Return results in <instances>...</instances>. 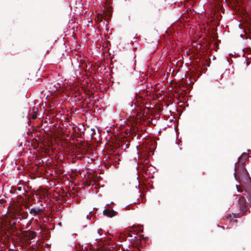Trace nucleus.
Instances as JSON below:
<instances>
[{"label": "nucleus", "mask_w": 251, "mask_h": 251, "mask_svg": "<svg viewBox=\"0 0 251 251\" xmlns=\"http://www.w3.org/2000/svg\"><path fill=\"white\" fill-rule=\"evenodd\" d=\"M85 250H87L85 247L83 248V245H77L75 247L76 251H85Z\"/></svg>", "instance_id": "nucleus-9"}, {"label": "nucleus", "mask_w": 251, "mask_h": 251, "mask_svg": "<svg viewBox=\"0 0 251 251\" xmlns=\"http://www.w3.org/2000/svg\"><path fill=\"white\" fill-rule=\"evenodd\" d=\"M245 32L246 34L251 33V25H248L244 28Z\"/></svg>", "instance_id": "nucleus-10"}, {"label": "nucleus", "mask_w": 251, "mask_h": 251, "mask_svg": "<svg viewBox=\"0 0 251 251\" xmlns=\"http://www.w3.org/2000/svg\"><path fill=\"white\" fill-rule=\"evenodd\" d=\"M116 211L113 210L105 209L103 211V214L108 217L112 218L116 215Z\"/></svg>", "instance_id": "nucleus-6"}, {"label": "nucleus", "mask_w": 251, "mask_h": 251, "mask_svg": "<svg viewBox=\"0 0 251 251\" xmlns=\"http://www.w3.org/2000/svg\"><path fill=\"white\" fill-rule=\"evenodd\" d=\"M41 209L40 208L35 209V208H31L29 211L30 214H33L35 215L38 214L39 213L41 212Z\"/></svg>", "instance_id": "nucleus-7"}, {"label": "nucleus", "mask_w": 251, "mask_h": 251, "mask_svg": "<svg viewBox=\"0 0 251 251\" xmlns=\"http://www.w3.org/2000/svg\"><path fill=\"white\" fill-rule=\"evenodd\" d=\"M129 236H132V235L130 234H129Z\"/></svg>", "instance_id": "nucleus-18"}, {"label": "nucleus", "mask_w": 251, "mask_h": 251, "mask_svg": "<svg viewBox=\"0 0 251 251\" xmlns=\"http://www.w3.org/2000/svg\"><path fill=\"white\" fill-rule=\"evenodd\" d=\"M118 157V154L113 155L111 153H107L105 155L103 159H104V161H105V163H107L109 164L112 165L117 161L116 159Z\"/></svg>", "instance_id": "nucleus-2"}, {"label": "nucleus", "mask_w": 251, "mask_h": 251, "mask_svg": "<svg viewBox=\"0 0 251 251\" xmlns=\"http://www.w3.org/2000/svg\"><path fill=\"white\" fill-rule=\"evenodd\" d=\"M37 117V112H35L31 116V118L32 119L34 120L35 119H36Z\"/></svg>", "instance_id": "nucleus-13"}, {"label": "nucleus", "mask_w": 251, "mask_h": 251, "mask_svg": "<svg viewBox=\"0 0 251 251\" xmlns=\"http://www.w3.org/2000/svg\"><path fill=\"white\" fill-rule=\"evenodd\" d=\"M236 172L235 179L247 192V197L251 203V178L246 168L243 167L236 170Z\"/></svg>", "instance_id": "nucleus-1"}, {"label": "nucleus", "mask_w": 251, "mask_h": 251, "mask_svg": "<svg viewBox=\"0 0 251 251\" xmlns=\"http://www.w3.org/2000/svg\"><path fill=\"white\" fill-rule=\"evenodd\" d=\"M227 218L228 219H232V216L231 214H229L228 216H227Z\"/></svg>", "instance_id": "nucleus-14"}, {"label": "nucleus", "mask_w": 251, "mask_h": 251, "mask_svg": "<svg viewBox=\"0 0 251 251\" xmlns=\"http://www.w3.org/2000/svg\"><path fill=\"white\" fill-rule=\"evenodd\" d=\"M236 188L237 191L240 193H242L244 191V190L242 189L241 187H240V186L238 185H236Z\"/></svg>", "instance_id": "nucleus-12"}, {"label": "nucleus", "mask_w": 251, "mask_h": 251, "mask_svg": "<svg viewBox=\"0 0 251 251\" xmlns=\"http://www.w3.org/2000/svg\"><path fill=\"white\" fill-rule=\"evenodd\" d=\"M36 233L34 231H30L29 233V238L30 239H33L36 236Z\"/></svg>", "instance_id": "nucleus-11"}, {"label": "nucleus", "mask_w": 251, "mask_h": 251, "mask_svg": "<svg viewBox=\"0 0 251 251\" xmlns=\"http://www.w3.org/2000/svg\"><path fill=\"white\" fill-rule=\"evenodd\" d=\"M248 158V155L247 154V153H242L240 158V159H239V162H242V165L241 166H238V162H236L235 164V171H236V170H237V169L240 167H243L245 168V167L244 166L243 164L245 163L246 161L247 160ZM236 172H235L234 173V176H235L236 175Z\"/></svg>", "instance_id": "nucleus-5"}, {"label": "nucleus", "mask_w": 251, "mask_h": 251, "mask_svg": "<svg viewBox=\"0 0 251 251\" xmlns=\"http://www.w3.org/2000/svg\"><path fill=\"white\" fill-rule=\"evenodd\" d=\"M19 216H21L22 219H25L28 216V214L26 211L20 212L19 214Z\"/></svg>", "instance_id": "nucleus-8"}, {"label": "nucleus", "mask_w": 251, "mask_h": 251, "mask_svg": "<svg viewBox=\"0 0 251 251\" xmlns=\"http://www.w3.org/2000/svg\"><path fill=\"white\" fill-rule=\"evenodd\" d=\"M238 204L240 210L243 213H245L248 210V206L246 205V200L244 196H241L238 200Z\"/></svg>", "instance_id": "nucleus-3"}, {"label": "nucleus", "mask_w": 251, "mask_h": 251, "mask_svg": "<svg viewBox=\"0 0 251 251\" xmlns=\"http://www.w3.org/2000/svg\"><path fill=\"white\" fill-rule=\"evenodd\" d=\"M249 38H251V35H249Z\"/></svg>", "instance_id": "nucleus-17"}, {"label": "nucleus", "mask_w": 251, "mask_h": 251, "mask_svg": "<svg viewBox=\"0 0 251 251\" xmlns=\"http://www.w3.org/2000/svg\"><path fill=\"white\" fill-rule=\"evenodd\" d=\"M3 226L8 230H11L12 231H15L16 230L15 226L16 223L14 222L11 224L10 220L7 221L4 220L2 223Z\"/></svg>", "instance_id": "nucleus-4"}, {"label": "nucleus", "mask_w": 251, "mask_h": 251, "mask_svg": "<svg viewBox=\"0 0 251 251\" xmlns=\"http://www.w3.org/2000/svg\"><path fill=\"white\" fill-rule=\"evenodd\" d=\"M18 190H21V187L18 188Z\"/></svg>", "instance_id": "nucleus-16"}, {"label": "nucleus", "mask_w": 251, "mask_h": 251, "mask_svg": "<svg viewBox=\"0 0 251 251\" xmlns=\"http://www.w3.org/2000/svg\"><path fill=\"white\" fill-rule=\"evenodd\" d=\"M140 231H141V232H142L143 231V229L142 228V229H140Z\"/></svg>", "instance_id": "nucleus-15"}]
</instances>
